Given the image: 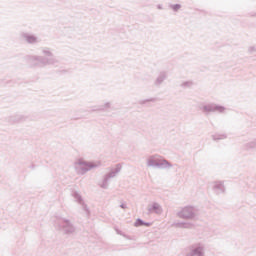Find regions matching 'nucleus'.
Wrapping results in <instances>:
<instances>
[{"instance_id":"nucleus-2","label":"nucleus","mask_w":256,"mask_h":256,"mask_svg":"<svg viewBox=\"0 0 256 256\" xmlns=\"http://www.w3.org/2000/svg\"><path fill=\"white\" fill-rule=\"evenodd\" d=\"M33 41H35V37H30L29 38V43H33Z\"/></svg>"},{"instance_id":"nucleus-1","label":"nucleus","mask_w":256,"mask_h":256,"mask_svg":"<svg viewBox=\"0 0 256 256\" xmlns=\"http://www.w3.org/2000/svg\"><path fill=\"white\" fill-rule=\"evenodd\" d=\"M139 225H143V222H142L141 220H138V221L136 222V227H139Z\"/></svg>"}]
</instances>
